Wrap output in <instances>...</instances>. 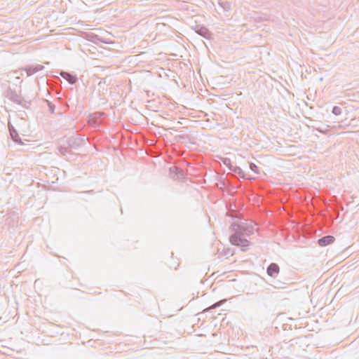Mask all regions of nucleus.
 I'll return each mask as SVG.
<instances>
[{
	"label": "nucleus",
	"mask_w": 359,
	"mask_h": 359,
	"mask_svg": "<svg viewBox=\"0 0 359 359\" xmlns=\"http://www.w3.org/2000/svg\"><path fill=\"white\" fill-rule=\"evenodd\" d=\"M233 233L242 236H250L254 233L255 228L246 221L234 222L231 224Z\"/></svg>",
	"instance_id": "nucleus-1"
},
{
	"label": "nucleus",
	"mask_w": 359,
	"mask_h": 359,
	"mask_svg": "<svg viewBox=\"0 0 359 359\" xmlns=\"http://www.w3.org/2000/svg\"><path fill=\"white\" fill-rule=\"evenodd\" d=\"M229 242L231 245L237 246L243 252H246L252 245L251 242L238 233H232L229 236Z\"/></svg>",
	"instance_id": "nucleus-2"
},
{
	"label": "nucleus",
	"mask_w": 359,
	"mask_h": 359,
	"mask_svg": "<svg viewBox=\"0 0 359 359\" xmlns=\"http://www.w3.org/2000/svg\"><path fill=\"white\" fill-rule=\"evenodd\" d=\"M6 97L11 102L21 105L25 109H28L31 104L29 101L25 100L23 97L19 95L16 91L11 88H8L6 90Z\"/></svg>",
	"instance_id": "nucleus-3"
},
{
	"label": "nucleus",
	"mask_w": 359,
	"mask_h": 359,
	"mask_svg": "<svg viewBox=\"0 0 359 359\" xmlns=\"http://www.w3.org/2000/svg\"><path fill=\"white\" fill-rule=\"evenodd\" d=\"M71 149H79L86 144L85 135L74 134L65 140Z\"/></svg>",
	"instance_id": "nucleus-4"
},
{
	"label": "nucleus",
	"mask_w": 359,
	"mask_h": 359,
	"mask_svg": "<svg viewBox=\"0 0 359 359\" xmlns=\"http://www.w3.org/2000/svg\"><path fill=\"white\" fill-rule=\"evenodd\" d=\"M169 176L175 181L184 182L186 180V175L184 171L176 166H172L169 168Z\"/></svg>",
	"instance_id": "nucleus-5"
},
{
	"label": "nucleus",
	"mask_w": 359,
	"mask_h": 359,
	"mask_svg": "<svg viewBox=\"0 0 359 359\" xmlns=\"http://www.w3.org/2000/svg\"><path fill=\"white\" fill-rule=\"evenodd\" d=\"M8 130L11 139L16 144L22 145L24 144L21 137H20L18 130L13 126L11 121H8Z\"/></svg>",
	"instance_id": "nucleus-6"
},
{
	"label": "nucleus",
	"mask_w": 359,
	"mask_h": 359,
	"mask_svg": "<svg viewBox=\"0 0 359 359\" xmlns=\"http://www.w3.org/2000/svg\"><path fill=\"white\" fill-rule=\"evenodd\" d=\"M44 66L41 65H27L20 69L21 72H25L27 76H32L38 72L42 71Z\"/></svg>",
	"instance_id": "nucleus-7"
},
{
	"label": "nucleus",
	"mask_w": 359,
	"mask_h": 359,
	"mask_svg": "<svg viewBox=\"0 0 359 359\" xmlns=\"http://www.w3.org/2000/svg\"><path fill=\"white\" fill-rule=\"evenodd\" d=\"M194 30L205 39H210L212 36V32L203 25H196L194 27Z\"/></svg>",
	"instance_id": "nucleus-8"
},
{
	"label": "nucleus",
	"mask_w": 359,
	"mask_h": 359,
	"mask_svg": "<svg viewBox=\"0 0 359 359\" xmlns=\"http://www.w3.org/2000/svg\"><path fill=\"white\" fill-rule=\"evenodd\" d=\"M60 75L67 81H68L70 84H75L78 81V78L76 75L72 73L65 71H61L60 72Z\"/></svg>",
	"instance_id": "nucleus-9"
},
{
	"label": "nucleus",
	"mask_w": 359,
	"mask_h": 359,
	"mask_svg": "<svg viewBox=\"0 0 359 359\" xmlns=\"http://www.w3.org/2000/svg\"><path fill=\"white\" fill-rule=\"evenodd\" d=\"M335 238L333 236L327 235L318 239L317 243L320 247H325L334 243Z\"/></svg>",
	"instance_id": "nucleus-10"
},
{
	"label": "nucleus",
	"mask_w": 359,
	"mask_h": 359,
	"mask_svg": "<svg viewBox=\"0 0 359 359\" xmlns=\"http://www.w3.org/2000/svg\"><path fill=\"white\" fill-rule=\"evenodd\" d=\"M279 271L280 267L276 263H271L266 269L267 274L271 277H275L279 273Z\"/></svg>",
	"instance_id": "nucleus-11"
},
{
	"label": "nucleus",
	"mask_w": 359,
	"mask_h": 359,
	"mask_svg": "<svg viewBox=\"0 0 359 359\" xmlns=\"http://www.w3.org/2000/svg\"><path fill=\"white\" fill-rule=\"evenodd\" d=\"M89 41H92L96 45H99L100 43H109L105 39L100 37V36L95 34H90L88 35Z\"/></svg>",
	"instance_id": "nucleus-12"
},
{
	"label": "nucleus",
	"mask_w": 359,
	"mask_h": 359,
	"mask_svg": "<svg viewBox=\"0 0 359 359\" xmlns=\"http://www.w3.org/2000/svg\"><path fill=\"white\" fill-rule=\"evenodd\" d=\"M57 152L63 156H68L73 154L71 151L72 149L68 147V145H59L57 147Z\"/></svg>",
	"instance_id": "nucleus-13"
},
{
	"label": "nucleus",
	"mask_w": 359,
	"mask_h": 359,
	"mask_svg": "<svg viewBox=\"0 0 359 359\" xmlns=\"http://www.w3.org/2000/svg\"><path fill=\"white\" fill-rule=\"evenodd\" d=\"M230 170L238 174L241 178L246 179V175L239 166L233 165L232 167H230Z\"/></svg>",
	"instance_id": "nucleus-14"
},
{
	"label": "nucleus",
	"mask_w": 359,
	"mask_h": 359,
	"mask_svg": "<svg viewBox=\"0 0 359 359\" xmlns=\"http://www.w3.org/2000/svg\"><path fill=\"white\" fill-rule=\"evenodd\" d=\"M217 4L224 12H228L231 10V4L228 1H221L220 0H217Z\"/></svg>",
	"instance_id": "nucleus-15"
},
{
	"label": "nucleus",
	"mask_w": 359,
	"mask_h": 359,
	"mask_svg": "<svg viewBox=\"0 0 359 359\" xmlns=\"http://www.w3.org/2000/svg\"><path fill=\"white\" fill-rule=\"evenodd\" d=\"M43 102L47 104V106H48V111L51 114H54L55 113V105L53 102H51L50 100H48L47 99H43Z\"/></svg>",
	"instance_id": "nucleus-16"
},
{
	"label": "nucleus",
	"mask_w": 359,
	"mask_h": 359,
	"mask_svg": "<svg viewBox=\"0 0 359 359\" xmlns=\"http://www.w3.org/2000/svg\"><path fill=\"white\" fill-rule=\"evenodd\" d=\"M249 168L256 175L260 174V168L255 163L249 162Z\"/></svg>",
	"instance_id": "nucleus-17"
},
{
	"label": "nucleus",
	"mask_w": 359,
	"mask_h": 359,
	"mask_svg": "<svg viewBox=\"0 0 359 359\" xmlns=\"http://www.w3.org/2000/svg\"><path fill=\"white\" fill-rule=\"evenodd\" d=\"M222 161L224 163V165H225L229 170H230V167L233 166L231 159L229 158H223L222 159Z\"/></svg>",
	"instance_id": "nucleus-18"
},
{
	"label": "nucleus",
	"mask_w": 359,
	"mask_h": 359,
	"mask_svg": "<svg viewBox=\"0 0 359 359\" xmlns=\"http://www.w3.org/2000/svg\"><path fill=\"white\" fill-rule=\"evenodd\" d=\"M332 113L335 116H339L341 114V109L338 106L332 107Z\"/></svg>",
	"instance_id": "nucleus-19"
},
{
	"label": "nucleus",
	"mask_w": 359,
	"mask_h": 359,
	"mask_svg": "<svg viewBox=\"0 0 359 359\" xmlns=\"http://www.w3.org/2000/svg\"><path fill=\"white\" fill-rule=\"evenodd\" d=\"M223 302H224V300L223 301H219V302L215 303L211 307L212 309H216V308L220 306L222 304Z\"/></svg>",
	"instance_id": "nucleus-20"
},
{
	"label": "nucleus",
	"mask_w": 359,
	"mask_h": 359,
	"mask_svg": "<svg viewBox=\"0 0 359 359\" xmlns=\"http://www.w3.org/2000/svg\"><path fill=\"white\" fill-rule=\"evenodd\" d=\"M223 302H224V300L223 301H219V302L215 303L211 307L212 309H216V308L220 306L222 304Z\"/></svg>",
	"instance_id": "nucleus-21"
},
{
	"label": "nucleus",
	"mask_w": 359,
	"mask_h": 359,
	"mask_svg": "<svg viewBox=\"0 0 359 359\" xmlns=\"http://www.w3.org/2000/svg\"><path fill=\"white\" fill-rule=\"evenodd\" d=\"M93 116L97 118H100L102 114L100 112H95L93 114Z\"/></svg>",
	"instance_id": "nucleus-22"
},
{
	"label": "nucleus",
	"mask_w": 359,
	"mask_h": 359,
	"mask_svg": "<svg viewBox=\"0 0 359 359\" xmlns=\"http://www.w3.org/2000/svg\"><path fill=\"white\" fill-rule=\"evenodd\" d=\"M249 180H255V177H250L249 178Z\"/></svg>",
	"instance_id": "nucleus-23"
},
{
	"label": "nucleus",
	"mask_w": 359,
	"mask_h": 359,
	"mask_svg": "<svg viewBox=\"0 0 359 359\" xmlns=\"http://www.w3.org/2000/svg\"><path fill=\"white\" fill-rule=\"evenodd\" d=\"M177 123L182 124V123H181L180 121H178Z\"/></svg>",
	"instance_id": "nucleus-24"
}]
</instances>
